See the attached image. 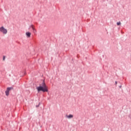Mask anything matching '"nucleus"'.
Segmentation results:
<instances>
[{"mask_svg": "<svg viewBox=\"0 0 131 131\" xmlns=\"http://www.w3.org/2000/svg\"><path fill=\"white\" fill-rule=\"evenodd\" d=\"M66 117H67V118H68L69 119H71V118H73V115H72V114H70L69 115H66Z\"/></svg>", "mask_w": 131, "mask_h": 131, "instance_id": "39448f33", "label": "nucleus"}, {"mask_svg": "<svg viewBox=\"0 0 131 131\" xmlns=\"http://www.w3.org/2000/svg\"><path fill=\"white\" fill-rule=\"evenodd\" d=\"M6 59V57L5 56H3V61H5Z\"/></svg>", "mask_w": 131, "mask_h": 131, "instance_id": "6e6552de", "label": "nucleus"}, {"mask_svg": "<svg viewBox=\"0 0 131 131\" xmlns=\"http://www.w3.org/2000/svg\"><path fill=\"white\" fill-rule=\"evenodd\" d=\"M11 90H13V87H8L7 88L6 91H5V94L6 96H9L10 95V91Z\"/></svg>", "mask_w": 131, "mask_h": 131, "instance_id": "7ed1b4c3", "label": "nucleus"}, {"mask_svg": "<svg viewBox=\"0 0 131 131\" xmlns=\"http://www.w3.org/2000/svg\"><path fill=\"white\" fill-rule=\"evenodd\" d=\"M120 88H121V86H120Z\"/></svg>", "mask_w": 131, "mask_h": 131, "instance_id": "9d476101", "label": "nucleus"}, {"mask_svg": "<svg viewBox=\"0 0 131 131\" xmlns=\"http://www.w3.org/2000/svg\"><path fill=\"white\" fill-rule=\"evenodd\" d=\"M26 35H27V37H30V36H31V33L27 32L26 33Z\"/></svg>", "mask_w": 131, "mask_h": 131, "instance_id": "423d86ee", "label": "nucleus"}, {"mask_svg": "<svg viewBox=\"0 0 131 131\" xmlns=\"http://www.w3.org/2000/svg\"><path fill=\"white\" fill-rule=\"evenodd\" d=\"M29 29L33 30V33H34V34L36 33V32H37L36 29H35V28H34V26H33V25H31L30 26Z\"/></svg>", "mask_w": 131, "mask_h": 131, "instance_id": "20e7f679", "label": "nucleus"}, {"mask_svg": "<svg viewBox=\"0 0 131 131\" xmlns=\"http://www.w3.org/2000/svg\"><path fill=\"white\" fill-rule=\"evenodd\" d=\"M0 32L3 33V34H7L8 33V30L5 28L4 26L0 27Z\"/></svg>", "mask_w": 131, "mask_h": 131, "instance_id": "f03ea898", "label": "nucleus"}, {"mask_svg": "<svg viewBox=\"0 0 131 131\" xmlns=\"http://www.w3.org/2000/svg\"><path fill=\"white\" fill-rule=\"evenodd\" d=\"M117 25H118V26L121 25V23L120 21L117 22Z\"/></svg>", "mask_w": 131, "mask_h": 131, "instance_id": "0eeeda50", "label": "nucleus"}, {"mask_svg": "<svg viewBox=\"0 0 131 131\" xmlns=\"http://www.w3.org/2000/svg\"><path fill=\"white\" fill-rule=\"evenodd\" d=\"M36 90L38 91V92L41 91L43 92V93H48V92H49L47 84H46V82H45V80H43L42 82L39 86L36 88Z\"/></svg>", "mask_w": 131, "mask_h": 131, "instance_id": "f257e3e1", "label": "nucleus"}, {"mask_svg": "<svg viewBox=\"0 0 131 131\" xmlns=\"http://www.w3.org/2000/svg\"><path fill=\"white\" fill-rule=\"evenodd\" d=\"M115 84H116V85L117 84V81H115Z\"/></svg>", "mask_w": 131, "mask_h": 131, "instance_id": "1a4fd4ad", "label": "nucleus"}]
</instances>
